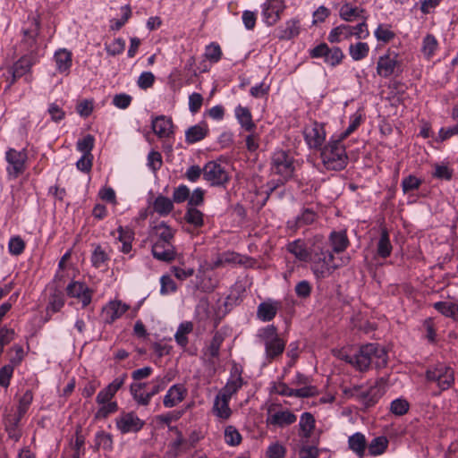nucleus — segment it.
Instances as JSON below:
<instances>
[{
	"label": "nucleus",
	"mask_w": 458,
	"mask_h": 458,
	"mask_svg": "<svg viewBox=\"0 0 458 458\" xmlns=\"http://www.w3.org/2000/svg\"><path fill=\"white\" fill-rule=\"evenodd\" d=\"M277 38L283 40H289L297 37L300 33V21L293 19L288 21L284 26L277 28Z\"/></svg>",
	"instance_id": "a878e982"
},
{
	"label": "nucleus",
	"mask_w": 458,
	"mask_h": 458,
	"mask_svg": "<svg viewBox=\"0 0 458 458\" xmlns=\"http://www.w3.org/2000/svg\"><path fill=\"white\" fill-rule=\"evenodd\" d=\"M203 216V213L196 208L188 207L184 215V219L188 224H191L195 227H201L204 224Z\"/></svg>",
	"instance_id": "09e8293b"
},
{
	"label": "nucleus",
	"mask_w": 458,
	"mask_h": 458,
	"mask_svg": "<svg viewBox=\"0 0 458 458\" xmlns=\"http://www.w3.org/2000/svg\"><path fill=\"white\" fill-rule=\"evenodd\" d=\"M203 170L204 180L211 186H225L230 180L225 167L216 161L208 162Z\"/></svg>",
	"instance_id": "0eeeda50"
},
{
	"label": "nucleus",
	"mask_w": 458,
	"mask_h": 458,
	"mask_svg": "<svg viewBox=\"0 0 458 458\" xmlns=\"http://www.w3.org/2000/svg\"><path fill=\"white\" fill-rule=\"evenodd\" d=\"M107 259L108 256L106 251L100 246H98L91 256L92 265L95 267H100Z\"/></svg>",
	"instance_id": "69168bd1"
},
{
	"label": "nucleus",
	"mask_w": 458,
	"mask_h": 458,
	"mask_svg": "<svg viewBox=\"0 0 458 458\" xmlns=\"http://www.w3.org/2000/svg\"><path fill=\"white\" fill-rule=\"evenodd\" d=\"M225 443L232 446H236L242 442V436L233 426H227L225 429Z\"/></svg>",
	"instance_id": "8fccbe9b"
},
{
	"label": "nucleus",
	"mask_w": 458,
	"mask_h": 458,
	"mask_svg": "<svg viewBox=\"0 0 458 458\" xmlns=\"http://www.w3.org/2000/svg\"><path fill=\"white\" fill-rule=\"evenodd\" d=\"M286 250L300 261L308 262L311 259V249L309 250L301 239L289 242Z\"/></svg>",
	"instance_id": "5701e85b"
},
{
	"label": "nucleus",
	"mask_w": 458,
	"mask_h": 458,
	"mask_svg": "<svg viewBox=\"0 0 458 458\" xmlns=\"http://www.w3.org/2000/svg\"><path fill=\"white\" fill-rule=\"evenodd\" d=\"M193 325L191 322H185L180 324L174 335L175 341L180 346L185 347L188 344L187 335L191 333Z\"/></svg>",
	"instance_id": "de8ad7c7"
},
{
	"label": "nucleus",
	"mask_w": 458,
	"mask_h": 458,
	"mask_svg": "<svg viewBox=\"0 0 458 458\" xmlns=\"http://www.w3.org/2000/svg\"><path fill=\"white\" fill-rule=\"evenodd\" d=\"M457 305L453 302L438 301L434 304V308L445 317L451 318L455 310L454 308Z\"/></svg>",
	"instance_id": "680f3d73"
},
{
	"label": "nucleus",
	"mask_w": 458,
	"mask_h": 458,
	"mask_svg": "<svg viewBox=\"0 0 458 458\" xmlns=\"http://www.w3.org/2000/svg\"><path fill=\"white\" fill-rule=\"evenodd\" d=\"M388 445V440L386 437H377L372 439L369 444V453L372 456L382 454Z\"/></svg>",
	"instance_id": "a18cd8bd"
},
{
	"label": "nucleus",
	"mask_w": 458,
	"mask_h": 458,
	"mask_svg": "<svg viewBox=\"0 0 458 458\" xmlns=\"http://www.w3.org/2000/svg\"><path fill=\"white\" fill-rule=\"evenodd\" d=\"M422 181L417 178L414 175H408L402 181V189L404 193H407L411 191L417 190L421 185Z\"/></svg>",
	"instance_id": "5fc2aeb1"
},
{
	"label": "nucleus",
	"mask_w": 458,
	"mask_h": 458,
	"mask_svg": "<svg viewBox=\"0 0 458 458\" xmlns=\"http://www.w3.org/2000/svg\"><path fill=\"white\" fill-rule=\"evenodd\" d=\"M125 48V41L123 38H115L110 44H106V50L110 55L122 54Z\"/></svg>",
	"instance_id": "bf43d9fd"
},
{
	"label": "nucleus",
	"mask_w": 458,
	"mask_h": 458,
	"mask_svg": "<svg viewBox=\"0 0 458 458\" xmlns=\"http://www.w3.org/2000/svg\"><path fill=\"white\" fill-rule=\"evenodd\" d=\"M311 248V269L318 278H324L332 274L339 265L335 262V256L328 248L324 246L321 237H315Z\"/></svg>",
	"instance_id": "f03ea898"
},
{
	"label": "nucleus",
	"mask_w": 458,
	"mask_h": 458,
	"mask_svg": "<svg viewBox=\"0 0 458 458\" xmlns=\"http://www.w3.org/2000/svg\"><path fill=\"white\" fill-rule=\"evenodd\" d=\"M428 382L436 383L440 391L449 389L454 383V371L445 364H437L426 371Z\"/></svg>",
	"instance_id": "423d86ee"
},
{
	"label": "nucleus",
	"mask_w": 458,
	"mask_h": 458,
	"mask_svg": "<svg viewBox=\"0 0 458 458\" xmlns=\"http://www.w3.org/2000/svg\"><path fill=\"white\" fill-rule=\"evenodd\" d=\"M66 292L68 296L79 299L82 307H86L91 302L92 291L83 283L72 282L67 285Z\"/></svg>",
	"instance_id": "f3484780"
},
{
	"label": "nucleus",
	"mask_w": 458,
	"mask_h": 458,
	"mask_svg": "<svg viewBox=\"0 0 458 458\" xmlns=\"http://www.w3.org/2000/svg\"><path fill=\"white\" fill-rule=\"evenodd\" d=\"M235 373L237 374V377L228 380L226 385L224 386L220 394L225 395L226 397H232L233 394H234L242 386L243 384V379L241 376V372L238 370V369L235 367Z\"/></svg>",
	"instance_id": "58836bf2"
},
{
	"label": "nucleus",
	"mask_w": 458,
	"mask_h": 458,
	"mask_svg": "<svg viewBox=\"0 0 458 458\" xmlns=\"http://www.w3.org/2000/svg\"><path fill=\"white\" fill-rule=\"evenodd\" d=\"M236 118L241 126L247 131H251L256 128V124L252 121V115L249 108L238 106L235 108Z\"/></svg>",
	"instance_id": "cd10ccee"
},
{
	"label": "nucleus",
	"mask_w": 458,
	"mask_h": 458,
	"mask_svg": "<svg viewBox=\"0 0 458 458\" xmlns=\"http://www.w3.org/2000/svg\"><path fill=\"white\" fill-rule=\"evenodd\" d=\"M280 309V303L277 301H263L259 303L257 310V318L263 322L271 321Z\"/></svg>",
	"instance_id": "b1692460"
},
{
	"label": "nucleus",
	"mask_w": 458,
	"mask_h": 458,
	"mask_svg": "<svg viewBox=\"0 0 458 458\" xmlns=\"http://www.w3.org/2000/svg\"><path fill=\"white\" fill-rule=\"evenodd\" d=\"M349 448L354 452L359 458H363L367 447L365 436L362 433L357 432L349 437L348 439Z\"/></svg>",
	"instance_id": "bb28decb"
},
{
	"label": "nucleus",
	"mask_w": 458,
	"mask_h": 458,
	"mask_svg": "<svg viewBox=\"0 0 458 458\" xmlns=\"http://www.w3.org/2000/svg\"><path fill=\"white\" fill-rule=\"evenodd\" d=\"M129 309V306L121 301H113L108 302L102 310V316L105 322L112 324L121 318Z\"/></svg>",
	"instance_id": "6ab92c4d"
},
{
	"label": "nucleus",
	"mask_w": 458,
	"mask_h": 458,
	"mask_svg": "<svg viewBox=\"0 0 458 458\" xmlns=\"http://www.w3.org/2000/svg\"><path fill=\"white\" fill-rule=\"evenodd\" d=\"M118 404L116 402L101 404L95 414L96 420L106 419L110 414L116 412Z\"/></svg>",
	"instance_id": "603ef678"
},
{
	"label": "nucleus",
	"mask_w": 458,
	"mask_h": 458,
	"mask_svg": "<svg viewBox=\"0 0 458 458\" xmlns=\"http://www.w3.org/2000/svg\"><path fill=\"white\" fill-rule=\"evenodd\" d=\"M394 36V32L383 25H379L375 30V37L377 39L385 43L391 41Z\"/></svg>",
	"instance_id": "338daca9"
},
{
	"label": "nucleus",
	"mask_w": 458,
	"mask_h": 458,
	"mask_svg": "<svg viewBox=\"0 0 458 458\" xmlns=\"http://www.w3.org/2000/svg\"><path fill=\"white\" fill-rule=\"evenodd\" d=\"M96 445L106 450L111 449L113 445L112 436L104 431L98 432L96 435Z\"/></svg>",
	"instance_id": "774afa93"
},
{
	"label": "nucleus",
	"mask_w": 458,
	"mask_h": 458,
	"mask_svg": "<svg viewBox=\"0 0 458 458\" xmlns=\"http://www.w3.org/2000/svg\"><path fill=\"white\" fill-rule=\"evenodd\" d=\"M318 217V215L314 209L303 208L295 218L287 221V228L295 232L303 226L312 225Z\"/></svg>",
	"instance_id": "dca6fc26"
},
{
	"label": "nucleus",
	"mask_w": 458,
	"mask_h": 458,
	"mask_svg": "<svg viewBox=\"0 0 458 458\" xmlns=\"http://www.w3.org/2000/svg\"><path fill=\"white\" fill-rule=\"evenodd\" d=\"M144 425L145 421L140 420L134 412H123L116 419V427L123 434L138 432Z\"/></svg>",
	"instance_id": "4468645a"
},
{
	"label": "nucleus",
	"mask_w": 458,
	"mask_h": 458,
	"mask_svg": "<svg viewBox=\"0 0 458 458\" xmlns=\"http://www.w3.org/2000/svg\"><path fill=\"white\" fill-rule=\"evenodd\" d=\"M409 410V403L404 399H395L391 403L390 411L397 416L405 414Z\"/></svg>",
	"instance_id": "6e6d98bb"
},
{
	"label": "nucleus",
	"mask_w": 458,
	"mask_h": 458,
	"mask_svg": "<svg viewBox=\"0 0 458 458\" xmlns=\"http://www.w3.org/2000/svg\"><path fill=\"white\" fill-rule=\"evenodd\" d=\"M333 250L343 252L348 247L349 241L344 232H332L329 237Z\"/></svg>",
	"instance_id": "c9c22d12"
},
{
	"label": "nucleus",
	"mask_w": 458,
	"mask_h": 458,
	"mask_svg": "<svg viewBox=\"0 0 458 458\" xmlns=\"http://www.w3.org/2000/svg\"><path fill=\"white\" fill-rule=\"evenodd\" d=\"M152 130L160 139L170 137L173 131V121L165 115H158L152 120Z\"/></svg>",
	"instance_id": "412c9836"
},
{
	"label": "nucleus",
	"mask_w": 458,
	"mask_h": 458,
	"mask_svg": "<svg viewBox=\"0 0 458 458\" xmlns=\"http://www.w3.org/2000/svg\"><path fill=\"white\" fill-rule=\"evenodd\" d=\"M392 250L393 247L390 242L389 233L386 228H383L377 242V253L379 257L386 259L391 255Z\"/></svg>",
	"instance_id": "473e14b6"
},
{
	"label": "nucleus",
	"mask_w": 458,
	"mask_h": 458,
	"mask_svg": "<svg viewBox=\"0 0 458 458\" xmlns=\"http://www.w3.org/2000/svg\"><path fill=\"white\" fill-rule=\"evenodd\" d=\"M225 340V335L220 332L216 331L212 340L207 349L206 354L209 356L210 359H215L219 357L220 352V347Z\"/></svg>",
	"instance_id": "79ce46f5"
},
{
	"label": "nucleus",
	"mask_w": 458,
	"mask_h": 458,
	"mask_svg": "<svg viewBox=\"0 0 458 458\" xmlns=\"http://www.w3.org/2000/svg\"><path fill=\"white\" fill-rule=\"evenodd\" d=\"M315 418L310 412H303L301 416L299 427L301 433L300 435L303 438H310L311 437L312 431L315 428Z\"/></svg>",
	"instance_id": "c756f323"
},
{
	"label": "nucleus",
	"mask_w": 458,
	"mask_h": 458,
	"mask_svg": "<svg viewBox=\"0 0 458 458\" xmlns=\"http://www.w3.org/2000/svg\"><path fill=\"white\" fill-rule=\"evenodd\" d=\"M171 378L168 377H157L152 381V388L151 390L145 394V396H140V401L142 405L146 406L149 403L151 398L157 394L159 392L163 391L167 384L170 382Z\"/></svg>",
	"instance_id": "c85d7f7f"
},
{
	"label": "nucleus",
	"mask_w": 458,
	"mask_h": 458,
	"mask_svg": "<svg viewBox=\"0 0 458 458\" xmlns=\"http://www.w3.org/2000/svg\"><path fill=\"white\" fill-rule=\"evenodd\" d=\"M369 52V47L365 42H358L351 44L349 47V54L354 61L364 59Z\"/></svg>",
	"instance_id": "c03bdc74"
},
{
	"label": "nucleus",
	"mask_w": 458,
	"mask_h": 458,
	"mask_svg": "<svg viewBox=\"0 0 458 458\" xmlns=\"http://www.w3.org/2000/svg\"><path fill=\"white\" fill-rule=\"evenodd\" d=\"M437 47L438 43L436 37L432 34H427L422 40L421 52L427 59H430Z\"/></svg>",
	"instance_id": "37998d69"
},
{
	"label": "nucleus",
	"mask_w": 458,
	"mask_h": 458,
	"mask_svg": "<svg viewBox=\"0 0 458 458\" xmlns=\"http://www.w3.org/2000/svg\"><path fill=\"white\" fill-rule=\"evenodd\" d=\"M286 454L285 447L278 442L270 445L267 447L266 456L267 458H284Z\"/></svg>",
	"instance_id": "13d9d810"
},
{
	"label": "nucleus",
	"mask_w": 458,
	"mask_h": 458,
	"mask_svg": "<svg viewBox=\"0 0 458 458\" xmlns=\"http://www.w3.org/2000/svg\"><path fill=\"white\" fill-rule=\"evenodd\" d=\"M162 156L158 151L152 150L148 155V166L154 173L159 170L162 166Z\"/></svg>",
	"instance_id": "052dcab7"
},
{
	"label": "nucleus",
	"mask_w": 458,
	"mask_h": 458,
	"mask_svg": "<svg viewBox=\"0 0 458 458\" xmlns=\"http://www.w3.org/2000/svg\"><path fill=\"white\" fill-rule=\"evenodd\" d=\"M64 305V297L62 292L55 291L50 297L49 302L47 306V318L46 321H48L51 318L50 313H55L61 310V309Z\"/></svg>",
	"instance_id": "2f4dec72"
},
{
	"label": "nucleus",
	"mask_w": 458,
	"mask_h": 458,
	"mask_svg": "<svg viewBox=\"0 0 458 458\" xmlns=\"http://www.w3.org/2000/svg\"><path fill=\"white\" fill-rule=\"evenodd\" d=\"M268 416L266 420L267 425H273L279 428H284L286 426L293 424L297 420V417L294 413L289 410H279L276 411V406L271 405L268 408Z\"/></svg>",
	"instance_id": "ddd939ff"
},
{
	"label": "nucleus",
	"mask_w": 458,
	"mask_h": 458,
	"mask_svg": "<svg viewBox=\"0 0 458 458\" xmlns=\"http://www.w3.org/2000/svg\"><path fill=\"white\" fill-rule=\"evenodd\" d=\"M222 56V50L218 44L216 43H211L208 46L206 47L205 49V57L212 62V63H217Z\"/></svg>",
	"instance_id": "864d4df0"
},
{
	"label": "nucleus",
	"mask_w": 458,
	"mask_h": 458,
	"mask_svg": "<svg viewBox=\"0 0 458 458\" xmlns=\"http://www.w3.org/2000/svg\"><path fill=\"white\" fill-rule=\"evenodd\" d=\"M153 257L161 261L171 262L176 258V251L172 242H155L152 245Z\"/></svg>",
	"instance_id": "a211bd4d"
},
{
	"label": "nucleus",
	"mask_w": 458,
	"mask_h": 458,
	"mask_svg": "<svg viewBox=\"0 0 458 458\" xmlns=\"http://www.w3.org/2000/svg\"><path fill=\"white\" fill-rule=\"evenodd\" d=\"M27 153L24 149L18 151L14 148H9L5 153V159L8 163L6 168L10 176L17 178L23 174L26 169Z\"/></svg>",
	"instance_id": "1a4fd4ad"
},
{
	"label": "nucleus",
	"mask_w": 458,
	"mask_h": 458,
	"mask_svg": "<svg viewBox=\"0 0 458 458\" xmlns=\"http://www.w3.org/2000/svg\"><path fill=\"white\" fill-rule=\"evenodd\" d=\"M271 171L287 182L294 176V158L284 150L276 151L271 157Z\"/></svg>",
	"instance_id": "39448f33"
},
{
	"label": "nucleus",
	"mask_w": 458,
	"mask_h": 458,
	"mask_svg": "<svg viewBox=\"0 0 458 458\" xmlns=\"http://www.w3.org/2000/svg\"><path fill=\"white\" fill-rule=\"evenodd\" d=\"M386 384V379L381 377L368 390L359 391L357 394L359 402L366 408L374 406L384 394Z\"/></svg>",
	"instance_id": "9b49d317"
},
{
	"label": "nucleus",
	"mask_w": 458,
	"mask_h": 458,
	"mask_svg": "<svg viewBox=\"0 0 458 458\" xmlns=\"http://www.w3.org/2000/svg\"><path fill=\"white\" fill-rule=\"evenodd\" d=\"M338 357L361 372L368 370L371 364H374L377 369L384 368L388 360L385 348L377 344L362 345L353 354H349L342 350L339 352Z\"/></svg>",
	"instance_id": "f257e3e1"
},
{
	"label": "nucleus",
	"mask_w": 458,
	"mask_h": 458,
	"mask_svg": "<svg viewBox=\"0 0 458 458\" xmlns=\"http://www.w3.org/2000/svg\"><path fill=\"white\" fill-rule=\"evenodd\" d=\"M304 137L310 148H321L326 139L324 125L318 122H314L310 126L305 128Z\"/></svg>",
	"instance_id": "2eb2a0df"
},
{
	"label": "nucleus",
	"mask_w": 458,
	"mask_h": 458,
	"mask_svg": "<svg viewBox=\"0 0 458 458\" xmlns=\"http://www.w3.org/2000/svg\"><path fill=\"white\" fill-rule=\"evenodd\" d=\"M32 400H33L32 392L30 390H27L19 400V405L17 407V411H19L20 414L25 415V413L29 410V407H30Z\"/></svg>",
	"instance_id": "0e129e2a"
},
{
	"label": "nucleus",
	"mask_w": 458,
	"mask_h": 458,
	"mask_svg": "<svg viewBox=\"0 0 458 458\" xmlns=\"http://www.w3.org/2000/svg\"><path fill=\"white\" fill-rule=\"evenodd\" d=\"M8 249L11 254L18 256L23 252L25 242L20 236H13L9 241Z\"/></svg>",
	"instance_id": "4d7b16f0"
},
{
	"label": "nucleus",
	"mask_w": 458,
	"mask_h": 458,
	"mask_svg": "<svg viewBox=\"0 0 458 458\" xmlns=\"http://www.w3.org/2000/svg\"><path fill=\"white\" fill-rule=\"evenodd\" d=\"M282 13L283 11L277 10L272 4L264 3L262 4L264 21L269 26L274 25L279 21Z\"/></svg>",
	"instance_id": "e433bc0d"
},
{
	"label": "nucleus",
	"mask_w": 458,
	"mask_h": 458,
	"mask_svg": "<svg viewBox=\"0 0 458 458\" xmlns=\"http://www.w3.org/2000/svg\"><path fill=\"white\" fill-rule=\"evenodd\" d=\"M186 394V389L182 385L172 386L164 396L163 403L166 408H172L182 402Z\"/></svg>",
	"instance_id": "4be33fe9"
},
{
	"label": "nucleus",
	"mask_w": 458,
	"mask_h": 458,
	"mask_svg": "<svg viewBox=\"0 0 458 458\" xmlns=\"http://www.w3.org/2000/svg\"><path fill=\"white\" fill-rule=\"evenodd\" d=\"M363 9L353 7L351 4H343L339 11L340 17L346 21H352L358 17H363Z\"/></svg>",
	"instance_id": "a19ab883"
},
{
	"label": "nucleus",
	"mask_w": 458,
	"mask_h": 458,
	"mask_svg": "<svg viewBox=\"0 0 458 458\" xmlns=\"http://www.w3.org/2000/svg\"><path fill=\"white\" fill-rule=\"evenodd\" d=\"M386 384V379L381 377L368 390L359 391L357 394L359 402L366 408L374 406L384 394Z\"/></svg>",
	"instance_id": "9d476101"
},
{
	"label": "nucleus",
	"mask_w": 458,
	"mask_h": 458,
	"mask_svg": "<svg viewBox=\"0 0 458 458\" xmlns=\"http://www.w3.org/2000/svg\"><path fill=\"white\" fill-rule=\"evenodd\" d=\"M208 126L206 123L191 126L185 131V140L189 144H193L203 140L208 133Z\"/></svg>",
	"instance_id": "393cba45"
},
{
	"label": "nucleus",
	"mask_w": 458,
	"mask_h": 458,
	"mask_svg": "<svg viewBox=\"0 0 458 458\" xmlns=\"http://www.w3.org/2000/svg\"><path fill=\"white\" fill-rule=\"evenodd\" d=\"M157 239L156 242H172L174 237V231L165 222H161L154 227Z\"/></svg>",
	"instance_id": "49530a36"
},
{
	"label": "nucleus",
	"mask_w": 458,
	"mask_h": 458,
	"mask_svg": "<svg viewBox=\"0 0 458 458\" xmlns=\"http://www.w3.org/2000/svg\"><path fill=\"white\" fill-rule=\"evenodd\" d=\"M153 209L159 216H167L174 209V202L163 195L157 196L153 202Z\"/></svg>",
	"instance_id": "72a5a7b5"
},
{
	"label": "nucleus",
	"mask_w": 458,
	"mask_h": 458,
	"mask_svg": "<svg viewBox=\"0 0 458 458\" xmlns=\"http://www.w3.org/2000/svg\"><path fill=\"white\" fill-rule=\"evenodd\" d=\"M38 62V57L34 54H29L21 56L16 61L13 66L9 68V73L12 76V80L7 85V89H10L14 82L30 72L31 67Z\"/></svg>",
	"instance_id": "f8f14e48"
},
{
	"label": "nucleus",
	"mask_w": 458,
	"mask_h": 458,
	"mask_svg": "<svg viewBox=\"0 0 458 458\" xmlns=\"http://www.w3.org/2000/svg\"><path fill=\"white\" fill-rule=\"evenodd\" d=\"M230 397L219 394L214 403V411L216 416L222 419H228L231 415V409L229 408Z\"/></svg>",
	"instance_id": "f704fd0d"
},
{
	"label": "nucleus",
	"mask_w": 458,
	"mask_h": 458,
	"mask_svg": "<svg viewBox=\"0 0 458 458\" xmlns=\"http://www.w3.org/2000/svg\"><path fill=\"white\" fill-rule=\"evenodd\" d=\"M350 37H352L351 26L341 24L330 31L328 35V40L331 43H337L343 39H347Z\"/></svg>",
	"instance_id": "ea45409f"
},
{
	"label": "nucleus",
	"mask_w": 458,
	"mask_h": 458,
	"mask_svg": "<svg viewBox=\"0 0 458 458\" xmlns=\"http://www.w3.org/2000/svg\"><path fill=\"white\" fill-rule=\"evenodd\" d=\"M155 76L151 72H143L138 78L137 84L141 89H148L153 86Z\"/></svg>",
	"instance_id": "e2e57ef3"
},
{
	"label": "nucleus",
	"mask_w": 458,
	"mask_h": 458,
	"mask_svg": "<svg viewBox=\"0 0 458 458\" xmlns=\"http://www.w3.org/2000/svg\"><path fill=\"white\" fill-rule=\"evenodd\" d=\"M119 233L117 240L122 242L121 251L124 254H128L131 250V243L134 240V232L128 228L119 226L117 228Z\"/></svg>",
	"instance_id": "7c9ffc66"
},
{
	"label": "nucleus",
	"mask_w": 458,
	"mask_h": 458,
	"mask_svg": "<svg viewBox=\"0 0 458 458\" xmlns=\"http://www.w3.org/2000/svg\"><path fill=\"white\" fill-rule=\"evenodd\" d=\"M312 58L324 57L325 63L331 66L340 64L344 57L342 49L338 47L330 48L326 43H321L310 50Z\"/></svg>",
	"instance_id": "6e6552de"
},
{
	"label": "nucleus",
	"mask_w": 458,
	"mask_h": 458,
	"mask_svg": "<svg viewBox=\"0 0 458 458\" xmlns=\"http://www.w3.org/2000/svg\"><path fill=\"white\" fill-rule=\"evenodd\" d=\"M56 68L60 72L68 71L72 65V54L66 49H60L55 54Z\"/></svg>",
	"instance_id": "4c0bfd02"
},
{
	"label": "nucleus",
	"mask_w": 458,
	"mask_h": 458,
	"mask_svg": "<svg viewBox=\"0 0 458 458\" xmlns=\"http://www.w3.org/2000/svg\"><path fill=\"white\" fill-rule=\"evenodd\" d=\"M257 336L265 346L267 360L271 361L282 355L285 349V342L279 336L277 328L274 325L261 328Z\"/></svg>",
	"instance_id": "20e7f679"
},
{
	"label": "nucleus",
	"mask_w": 458,
	"mask_h": 458,
	"mask_svg": "<svg viewBox=\"0 0 458 458\" xmlns=\"http://www.w3.org/2000/svg\"><path fill=\"white\" fill-rule=\"evenodd\" d=\"M400 67L396 56L385 55L378 58L377 64V72L379 76L388 78L394 73L395 70Z\"/></svg>",
	"instance_id": "aec40b11"
},
{
	"label": "nucleus",
	"mask_w": 458,
	"mask_h": 458,
	"mask_svg": "<svg viewBox=\"0 0 458 458\" xmlns=\"http://www.w3.org/2000/svg\"><path fill=\"white\" fill-rule=\"evenodd\" d=\"M94 136L91 134H87L81 140L77 141L76 148L82 154H92L91 151L94 148Z\"/></svg>",
	"instance_id": "3c124183"
},
{
	"label": "nucleus",
	"mask_w": 458,
	"mask_h": 458,
	"mask_svg": "<svg viewBox=\"0 0 458 458\" xmlns=\"http://www.w3.org/2000/svg\"><path fill=\"white\" fill-rule=\"evenodd\" d=\"M342 140L341 139L330 140L321 149L323 164L328 170L340 171L347 165L348 157Z\"/></svg>",
	"instance_id": "7ed1b4c3"
}]
</instances>
